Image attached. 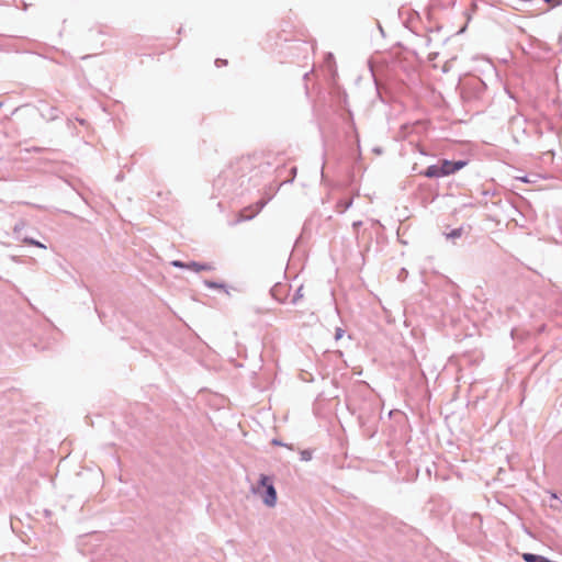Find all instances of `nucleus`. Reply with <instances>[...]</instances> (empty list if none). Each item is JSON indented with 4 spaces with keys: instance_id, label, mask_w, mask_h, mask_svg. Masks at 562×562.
Masks as SVG:
<instances>
[{
    "instance_id": "f257e3e1",
    "label": "nucleus",
    "mask_w": 562,
    "mask_h": 562,
    "mask_svg": "<svg viewBox=\"0 0 562 562\" xmlns=\"http://www.w3.org/2000/svg\"><path fill=\"white\" fill-rule=\"evenodd\" d=\"M255 493L258 494L263 503L269 506L273 507L277 503V492L273 486V481L270 476L261 474L259 479V484L257 487H255Z\"/></svg>"
},
{
    "instance_id": "f03ea898",
    "label": "nucleus",
    "mask_w": 562,
    "mask_h": 562,
    "mask_svg": "<svg viewBox=\"0 0 562 562\" xmlns=\"http://www.w3.org/2000/svg\"><path fill=\"white\" fill-rule=\"evenodd\" d=\"M441 173L445 176H449L451 173H454L456 171L460 170L465 166V161H449V160H441L439 162Z\"/></svg>"
},
{
    "instance_id": "7ed1b4c3",
    "label": "nucleus",
    "mask_w": 562,
    "mask_h": 562,
    "mask_svg": "<svg viewBox=\"0 0 562 562\" xmlns=\"http://www.w3.org/2000/svg\"><path fill=\"white\" fill-rule=\"evenodd\" d=\"M262 203H258L255 206L245 209L237 214L236 223L251 220L262 207Z\"/></svg>"
},
{
    "instance_id": "20e7f679",
    "label": "nucleus",
    "mask_w": 562,
    "mask_h": 562,
    "mask_svg": "<svg viewBox=\"0 0 562 562\" xmlns=\"http://www.w3.org/2000/svg\"><path fill=\"white\" fill-rule=\"evenodd\" d=\"M187 269H190L194 272H201V271H210L213 269V266L210 263H199L195 261L187 263Z\"/></svg>"
},
{
    "instance_id": "39448f33",
    "label": "nucleus",
    "mask_w": 562,
    "mask_h": 562,
    "mask_svg": "<svg viewBox=\"0 0 562 562\" xmlns=\"http://www.w3.org/2000/svg\"><path fill=\"white\" fill-rule=\"evenodd\" d=\"M424 175L428 178H440L443 177V173H441L440 165H431L429 166L425 171Z\"/></svg>"
},
{
    "instance_id": "423d86ee",
    "label": "nucleus",
    "mask_w": 562,
    "mask_h": 562,
    "mask_svg": "<svg viewBox=\"0 0 562 562\" xmlns=\"http://www.w3.org/2000/svg\"><path fill=\"white\" fill-rule=\"evenodd\" d=\"M522 559L526 562H546L547 558L541 555H536L532 553H522Z\"/></svg>"
},
{
    "instance_id": "0eeeda50",
    "label": "nucleus",
    "mask_w": 562,
    "mask_h": 562,
    "mask_svg": "<svg viewBox=\"0 0 562 562\" xmlns=\"http://www.w3.org/2000/svg\"><path fill=\"white\" fill-rule=\"evenodd\" d=\"M546 3H548L550 7H557L561 3V0H543Z\"/></svg>"
},
{
    "instance_id": "6e6552de",
    "label": "nucleus",
    "mask_w": 562,
    "mask_h": 562,
    "mask_svg": "<svg viewBox=\"0 0 562 562\" xmlns=\"http://www.w3.org/2000/svg\"><path fill=\"white\" fill-rule=\"evenodd\" d=\"M172 266L178 267V268H187V263L179 261V260L172 261Z\"/></svg>"
},
{
    "instance_id": "1a4fd4ad",
    "label": "nucleus",
    "mask_w": 562,
    "mask_h": 562,
    "mask_svg": "<svg viewBox=\"0 0 562 562\" xmlns=\"http://www.w3.org/2000/svg\"><path fill=\"white\" fill-rule=\"evenodd\" d=\"M302 454H303V459H305V460H307L310 458L305 452H303Z\"/></svg>"
}]
</instances>
